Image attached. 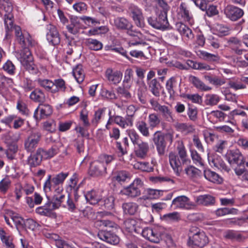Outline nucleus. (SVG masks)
<instances>
[{
  "mask_svg": "<svg viewBox=\"0 0 248 248\" xmlns=\"http://www.w3.org/2000/svg\"><path fill=\"white\" fill-rule=\"evenodd\" d=\"M176 150L179 156L175 153L171 152L169 155V159L174 172L179 176L182 170V164L186 162L187 156L186 149L182 141H177Z\"/></svg>",
  "mask_w": 248,
  "mask_h": 248,
  "instance_id": "1",
  "label": "nucleus"
},
{
  "mask_svg": "<svg viewBox=\"0 0 248 248\" xmlns=\"http://www.w3.org/2000/svg\"><path fill=\"white\" fill-rule=\"evenodd\" d=\"M68 175V172H61L53 176L48 175L47 179L44 184V190L46 193L54 191V193L61 194L63 191V183Z\"/></svg>",
  "mask_w": 248,
  "mask_h": 248,
  "instance_id": "2",
  "label": "nucleus"
},
{
  "mask_svg": "<svg viewBox=\"0 0 248 248\" xmlns=\"http://www.w3.org/2000/svg\"><path fill=\"white\" fill-rule=\"evenodd\" d=\"M126 132L132 143L135 146L136 155L142 158L146 157L149 151L148 143L143 141L134 129H128Z\"/></svg>",
  "mask_w": 248,
  "mask_h": 248,
  "instance_id": "3",
  "label": "nucleus"
},
{
  "mask_svg": "<svg viewBox=\"0 0 248 248\" xmlns=\"http://www.w3.org/2000/svg\"><path fill=\"white\" fill-rule=\"evenodd\" d=\"M29 47H24L16 53V56L26 70L32 74H36L38 72V69L34 63L33 56Z\"/></svg>",
  "mask_w": 248,
  "mask_h": 248,
  "instance_id": "4",
  "label": "nucleus"
},
{
  "mask_svg": "<svg viewBox=\"0 0 248 248\" xmlns=\"http://www.w3.org/2000/svg\"><path fill=\"white\" fill-rule=\"evenodd\" d=\"M208 243V238L203 231H199L196 227L190 229L188 245L191 247H203Z\"/></svg>",
  "mask_w": 248,
  "mask_h": 248,
  "instance_id": "5",
  "label": "nucleus"
},
{
  "mask_svg": "<svg viewBox=\"0 0 248 248\" xmlns=\"http://www.w3.org/2000/svg\"><path fill=\"white\" fill-rule=\"evenodd\" d=\"M128 45L129 47L138 46L142 49L150 47L148 44L145 41L144 35L140 32L133 30L127 31Z\"/></svg>",
  "mask_w": 248,
  "mask_h": 248,
  "instance_id": "6",
  "label": "nucleus"
},
{
  "mask_svg": "<svg viewBox=\"0 0 248 248\" xmlns=\"http://www.w3.org/2000/svg\"><path fill=\"white\" fill-rule=\"evenodd\" d=\"M15 34L16 40L23 47H33L37 44L28 32L22 31L19 26L15 27Z\"/></svg>",
  "mask_w": 248,
  "mask_h": 248,
  "instance_id": "7",
  "label": "nucleus"
},
{
  "mask_svg": "<svg viewBox=\"0 0 248 248\" xmlns=\"http://www.w3.org/2000/svg\"><path fill=\"white\" fill-rule=\"evenodd\" d=\"M150 103L152 108L155 111L159 112L165 120L170 123L174 122L172 111L170 108L166 105H161L154 99H150Z\"/></svg>",
  "mask_w": 248,
  "mask_h": 248,
  "instance_id": "8",
  "label": "nucleus"
},
{
  "mask_svg": "<svg viewBox=\"0 0 248 248\" xmlns=\"http://www.w3.org/2000/svg\"><path fill=\"white\" fill-rule=\"evenodd\" d=\"M171 207L174 209L190 210L196 207L195 203L190 201L186 196L182 195L174 198L171 203Z\"/></svg>",
  "mask_w": 248,
  "mask_h": 248,
  "instance_id": "9",
  "label": "nucleus"
},
{
  "mask_svg": "<svg viewBox=\"0 0 248 248\" xmlns=\"http://www.w3.org/2000/svg\"><path fill=\"white\" fill-rule=\"evenodd\" d=\"M142 185V182L140 178H136L129 186L121 190V193L123 195L131 198L138 197L140 194V188Z\"/></svg>",
  "mask_w": 248,
  "mask_h": 248,
  "instance_id": "10",
  "label": "nucleus"
},
{
  "mask_svg": "<svg viewBox=\"0 0 248 248\" xmlns=\"http://www.w3.org/2000/svg\"><path fill=\"white\" fill-rule=\"evenodd\" d=\"M148 22L153 28L162 31L168 29L169 26L167 15H166L165 13H159L155 18L149 17Z\"/></svg>",
  "mask_w": 248,
  "mask_h": 248,
  "instance_id": "11",
  "label": "nucleus"
},
{
  "mask_svg": "<svg viewBox=\"0 0 248 248\" xmlns=\"http://www.w3.org/2000/svg\"><path fill=\"white\" fill-rule=\"evenodd\" d=\"M165 137V135L160 131H157L153 135V140L156 146L157 153L160 156L163 155L165 152L166 142Z\"/></svg>",
  "mask_w": 248,
  "mask_h": 248,
  "instance_id": "12",
  "label": "nucleus"
},
{
  "mask_svg": "<svg viewBox=\"0 0 248 248\" xmlns=\"http://www.w3.org/2000/svg\"><path fill=\"white\" fill-rule=\"evenodd\" d=\"M41 137V135L39 132H32L25 141V149L29 152L34 151L40 141Z\"/></svg>",
  "mask_w": 248,
  "mask_h": 248,
  "instance_id": "13",
  "label": "nucleus"
},
{
  "mask_svg": "<svg viewBox=\"0 0 248 248\" xmlns=\"http://www.w3.org/2000/svg\"><path fill=\"white\" fill-rule=\"evenodd\" d=\"M130 16L133 19L135 24L139 27L144 26V17L138 7L134 5H131L129 8Z\"/></svg>",
  "mask_w": 248,
  "mask_h": 248,
  "instance_id": "14",
  "label": "nucleus"
},
{
  "mask_svg": "<svg viewBox=\"0 0 248 248\" xmlns=\"http://www.w3.org/2000/svg\"><path fill=\"white\" fill-rule=\"evenodd\" d=\"M107 167L101 161H95L91 164L89 174L93 177H100L106 175Z\"/></svg>",
  "mask_w": 248,
  "mask_h": 248,
  "instance_id": "15",
  "label": "nucleus"
},
{
  "mask_svg": "<svg viewBox=\"0 0 248 248\" xmlns=\"http://www.w3.org/2000/svg\"><path fill=\"white\" fill-rule=\"evenodd\" d=\"M97 236L100 240L113 245H117L120 242L119 237L110 231H99Z\"/></svg>",
  "mask_w": 248,
  "mask_h": 248,
  "instance_id": "16",
  "label": "nucleus"
},
{
  "mask_svg": "<svg viewBox=\"0 0 248 248\" xmlns=\"http://www.w3.org/2000/svg\"><path fill=\"white\" fill-rule=\"evenodd\" d=\"M226 16L232 21H236L244 15L242 9L232 6L228 5L224 9Z\"/></svg>",
  "mask_w": 248,
  "mask_h": 248,
  "instance_id": "17",
  "label": "nucleus"
},
{
  "mask_svg": "<svg viewBox=\"0 0 248 248\" xmlns=\"http://www.w3.org/2000/svg\"><path fill=\"white\" fill-rule=\"evenodd\" d=\"M141 234L143 237L154 243H158L161 239V234L156 228H144Z\"/></svg>",
  "mask_w": 248,
  "mask_h": 248,
  "instance_id": "18",
  "label": "nucleus"
},
{
  "mask_svg": "<svg viewBox=\"0 0 248 248\" xmlns=\"http://www.w3.org/2000/svg\"><path fill=\"white\" fill-rule=\"evenodd\" d=\"M227 158L230 164L241 166L244 164V157L238 150H231L227 154Z\"/></svg>",
  "mask_w": 248,
  "mask_h": 248,
  "instance_id": "19",
  "label": "nucleus"
},
{
  "mask_svg": "<svg viewBox=\"0 0 248 248\" xmlns=\"http://www.w3.org/2000/svg\"><path fill=\"white\" fill-rule=\"evenodd\" d=\"M52 112V108L49 105L40 104L34 111V117L36 119L45 118L50 116Z\"/></svg>",
  "mask_w": 248,
  "mask_h": 248,
  "instance_id": "20",
  "label": "nucleus"
},
{
  "mask_svg": "<svg viewBox=\"0 0 248 248\" xmlns=\"http://www.w3.org/2000/svg\"><path fill=\"white\" fill-rule=\"evenodd\" d=\"M208 160L210 165L212 167H214L218 169L224 170L227 172L230 170V169L225 165L221 157L217 155H208Z\"/></svg>",
  "mask_w": 248,
  "mask_h": 248,
  "instance_id": "21",
  "label": "nucleus"
},
{
  "mask_svg": "<svg viewBox=\"0 0 248 248\" xmlns=\"http://www.w3.org/2000/svg\"><path fill=\"white\" fill-rule=\"evenodd\" d=\"M105 76L111 83L117 84L122 80L123 73L119 70L108 68L106 71Z\"/></svg>",
  "mask_w": 248,
  "mask_h": 248,
  "instance_id": "22",
  "label": "nucleus"
},
{
  "mask_svg": "<svg viewBox=\"0 0 248 248\" xmlns=\"http://www.w3.org/2000/svg\"><path fill=\"white\" fill-rule=\"evenodd\" d=\"M48 30L49 31L46 34L47 40L53 46L58 45L60 43L61 39L56 27L49 25Z\"/></svg>",
  "mask_w": 248,
  "mask_h": 248,
  "instance_id": "23",
  "label": "nucleus"
},
{
  "mask_svg": "<svg viewBox=\"0 0 248 248\" xmlns=\"http://www.w3.org/2000/svg\"><path fill=\"white\" fill-rule=\"evenodd\" d=\"M176 28L183 39L186 40H191L194 38V34L191 29L185 24L181 22L177 23L176 24Z\"/></svg>",
  "mask_w": 248,
  "mask_h": 248,
  "instance_id": "24",
  "label": "nucleus"
},
{
  "mask_svg": "<svg viewBox=\"0 0 248 248\" xmlns=\"http://www.w3.org/2000/svg\"><path fill=\"white\" fill-rule=\"evenodd\" d=\"M195 202L197 205L209 206L214 205L216 202V198L210 194H204L196 197Z\"/></svg>",
  "mask_w": 248,
  "mask_h": 248,
  "instance_id": "25",
  "label": "nucleus"
},
{
  "mask_svg": "<svg viewBox=\"0 0 248 248\" xmlns=\"http://www.w3.org/2000/svg\"><path fill=\"white\" fill-rule=\"evenodd\" d=\"M84 196L88 202L93 205L98 203L102 199L101 193L94 189L88 191L84 194Z\"/></svg>",
  "mask_w": 248,
  "mask_h": 248,
  "instance_id": "26",
  "label": "nucleus"
},
{
  "mask_svg": "<svg viewBox=\"0 0 248 248\" xmlns=\"http://www.w3.org/2000/svg\"><path fill=\"white\" fill-rule=\"evenodd\" d=\"M189 81L197 89L204 92L209 91L212 90V88L206 85L199 78L190 75L188 78Z\"/></svg>",
  "mask_w": 248,
  "mask_h": 248,
  "instance_id": "27",
  "label": "nucleus"
},
{
  "mask_svg": "<svg viewBox=\"0 0 248 248\" xmlns=\"http://www.w3.org/2000/svg\"><path fill=\"white\" fill-rule=\"evenodd\" d=\"M70 24L66 26L68 31L72 34H77L81 28L79 19L77 16H73L70 18Z\"/></svg>",
  "mask_w": 248,
  "mask_h": 248,
  "instance_id": "28",
  "label": "nucleus"
},
{
  "mask_svg": "<svg viewBox=\"0 0 248 248\" xmlns=\"http://www.w3.org/2000/svg\"><path fill=\"white\" fill-rule=\"evenodd\" d=\"M122 208L124 214L134 215L138 212L139 205L135 202H128L124 203Z\"/></svg>",
  "mask_w": 248,
  "mask_h": 248,
  "instance_id": "29",
  "label": "nucleus"
},
{
  "mask_svg": "<svg viewBox=\"0 0 248 248\" xmlns=\"http://www.w3.org/2000/svg\"><path fill=\"white\" fill-rule=\"evenodd\" d=\"M163 191L154 189H147L140 200L156 199L162 195Z\"/></svg>",
  "mask_w": 248,
  "mask_h": 248,
  "instance_id": "30",
  "label": "nucleus"
},
{
  "mask_svg": "<svg viewBox=\"0 0 248 248\" xmlns=\"http://www.w3.org/2000/svg\"><path fill=\"white\" fill-rule=\"evenodd\" d=\"M197 55L201 59L209 62H215L219 60V57L217 54L210 53L204 50H199Z\"/></svg>",
  "mask_w": 248,
  "mask_h": 248,
  "instance_id": "31",
  "label": "nucleus"
},
{
  "mask_svg": "<svg viewBox=\"0 0 248 248\" xmlns=\"http://www.w3.org/2000/svg\"><path fill=\"white\" fill-rule=\"evenodd\" d=\"M113 120L116 124L124 129L128 126L131 127L133 124L132 119L124 118L121 116L117 115L114 116Z\"/></svg>",
  "mask_w": 248,
  "mask_h": 248,
  "instance_id": "32",
  "label": "nucleus"
},
{
  "mask_svg": "<svg viewBox=\"0 0 248 248\" xmlns=\"http://www.w3.org/2000/svg\"><path fill=\"white\" fill-rule=\"evenodd\" d=\"M214 33L219 36H223L230 34V30L229 28L222 24H216L213 27Z\"/></svg>",
  "mask_w": 248,
  "mask_h": 248,
  "instance_id": "33",
  "label": "nucleus"
},
{
  "mask_svg": "<svg viewBox=\"0 0 248 248\" xmlns=\"http://www.w3.org/2000/svg\"><path fill=\"white\" fill-rule=\"evenodd\" d=\"M8 215L15 223L17 229H24L25 220L18 214L13 211H8Z\"/></svg>",
  "mask_w": 248,
  "mask_h": 248,
  "instance_id": "34",
  "label": "nucleus"
},
{
  "mask_svg": "<svg viewBox=\"0 0 248 248\" xmlns=\"http://www.w3.org/2000/svg\"><path fill=\"white\" fill-rule=\"evenodd\" d=\"M114 25L117 28L120 30H130L131 24L125 18L118 17L114 20Z\"/></svg>",
  "mask_w": 248,
  "mask_h": 248,
  "instance_id": "35",
  "label": "nucleus"
},
{
  "mask_svg": "<svg viewBox=\"0 0 248 248\" xmlns=\"http://www.w3.org/2000/svg\"><path fill=\"white\" fill-rule=\"evenodd\" d=\"M135 126L138 130L140 134L145 137H149L150 135L149 132V126L144 121H137L135 124Z\"/></svg>",
  "mask_w": 248,
  "mask_h": 248,
  "instance_id": "36",
  "label": "nucleus"
},
{
  "mask_svg": "<svg viewBox=\"0 0 248 248\" xmlns=\"http://www.w3.org/2000/svg\"><path fill=\"white\" fill-rule=\"evenodd\" d=\"M204 176L205 179L213 183L220 184L222 182V179L218 174L210 170H204Z\"/></svg>",
  "mask_w": 248,
  "mask_h": 248,
  "instance_id": "37",
  "label": "nucleus"
},
{
  "mask_svg": "<svg viewBox=\"0 0 248 248\" xmlns=\"http://www.w3.org/2000/svg\"><path fill=\"white\" fill-rule=\"evenodd\" d=\"M72 74L78 83H81L83 81L85 74L81 65H77L73 68Z\"/></svg>",
  "mask_w": 248,
  "mask_h": 248,
  "instance_id": "38",
  "label": "nucleus"
},
{
  "mask_svg": "<svg viewBox=\"0 0 248 248\" xmlns=\"http://www.w3.org/2000/svg\"><path fill=\"white\" fill-rule=\"evenodd\" d=\"M178 15L181 16L183 20L189 22L190 24H192L193 21L192 19V16L189 11L185 6V4L183 3H182L180 6Z\"/></svg>",
  "mask_w": 248,
  "mask_h": 248,
  "instance_id": "39",
  "label": "nucleus"
},
{
  "mask_svg": "<svg viewBox=\"0 0 248 248\" xmlns=\"http://www.w3.org/2000/svg\"><path fill=\"white\" fill-rule=\"evenodd\" d=\"M149 88L151 93L156 97L160 96L161 86L156 79H151L148 83Z\"/></svg>",
  "mask_w": 248,
  "mask_h": 248,
  "instance_id": "40",
  "label": "nucleus"
},
{
  "mask_svg": "<svg viewBox=\"0 0 248 248\" xmlns=\"http://www.w3.org/2000/svg\"><path fill=\"white\" fill-rule=\"evenodd\" d=\"M184 170L188 177L193 180L198 178L201 175V171L192 166L187 167Z\"/></svg>",
  "mask_w": 248,
  "mask_h": 248,
  "instance_id": "41",
  "label": "nucleus"
},
{
  "mask_svg": "<svg viewBox=\"0 0 248 248\" xmlns=\"http://www.w3.org/2000/svg\"><path fill=\"white\" fill-rule=\"evenodd\" d=\"M43 159L41 152H39V149L36 153L31 155L28 158V163L31 167H36L39 165Z\"/></svg>",
  "mask_w": 248,
  "mask_h": 248,
  "instance_id": "42",
  "label": "nucleus"
},
{
  "mask_svg": "<svg viewBox=\"0 0 248 248\" xmlns=\"http://www.w3.org/2000/svg\"><path fill=\"white\" fill-rule=\"evenodd\" d=\"M39 152H41V154L44 159H48L53 157L59 152V149L57 146H53L47 150H44L39 148Z\"/></svg>",
  "mask_w": 248,
  "mask_h": 248,
  "instance_id": "43",
  "label": "nucleus"
},
{
  "mask_svg": "<svg viewBox=\"0 0 248 248\" xmlns=\"http://www.w3.org/2000/svg\"><path fill=\"white\" fill-rule=\"evenodd\" d=\"M85 44L88 47L93 50L97 51L102 49L103 44L96 39L88 38L85 41Z\"/></svg>",
  "mask_w": 248,
  "mask_h": 248,
  "instance_id": "44",
  "label": "nucleus"
},
{
  "mask_svg": "<svg viewBox=\"0 0 248 248\" xmlns=\"http://www.w3.org/2000/svg\"><path fill=\"white\" fill-rule=\"evenodd\" d=\"M78 181L77 175L76 174H74L70 178L69 184L66 188V190L69 195L72 193L73 191L78 190V186H77Z\"/></svg>",
  "mask_w": 248,
  "mask_h": 248,
  "instance_id": "45",
  "label": "nucleus"
},
{
  "mask_svg": "<svg viewBox=\"0 0 248 248\" xmlns=\"http://www.w3.org/2000/svg\"><path fill=\"white\" fill-rule=\"evenodd\" d=\"M2 69L10 76L14 75L16 72V67L14 63L10 60H7L2 66Z\"/></svg>",
  "mask_w": 248,
  "mask_h": 248,
  "instance_id": "46",
  "label": "nucleus"
},
{
  "mask_svg": "<svg viewBox=\"0 0 248 248\" xmlns=\"http://www.w3.org/2000/svg\"><path fill=\"white\" fill-rule=\"evenodd\" d=\"M130 174L128 172L123 170L115 172L114 173L113 179L121 183L125 182L127 179H130Z\"/></svg>",
  "mask_w": 248,
  "mask_h": 248,
  "instance_id": "47",
  "label": "nucleus"
},
{
  "mask_svg": "<svg viewBox=\"0 0 248 248\" xmlns=\"http://www.w3.org/2000/svg\"><path fill=\"white\" fill-rule=\"evenodd\" d=\"M14 16L12 14H6L4 15V25L7 32L10 31L12 30H15V27L16 26L14 25Z\"/></svg>",
  "mask_w": 248,
  "mask_h": 248,
  "instance_id": "48",
  "label": "nucleus"
},
{
  "mask_svg": "<svg viewBox=\"0 0 248 248\" xmlns=\"http://www.w3.org/2000/svg\"><path fill=\"white\" fill-rule=\"evenodd\" d=\"M161 120L158 115L155 113H151L148 116V122L151 129L157 127Z\"/></svg>",
  "mask_w": 248,
  "mask_h": 248,
  "instance_id": "49",
  "label": "nucleus"
},
{
  "mask_svg": "<svg viewBox=\"0 0 248 248\" xmlns=\"http://www.w3.org/2000/svg\"><path fill=\"white\" fill-rule=\"evenodd\" d=\"M30 98L37 102H43L45 100L44 93L40 89H35L30 94Z\"/></svg>",
  "mask_w": 248,
  "mask_h": 248,
  "instance_id": "50",
  "label": "nucleus"
},
{
  "mask_svg": "<svg viewBox=\"0 0 248 248\" xmlns=\"http://www.w3.org/2000/svg\"><path fill=\"white\" fill-rule=\"evenodd\" d=\"M177 81L174 77L170 78L166 83V88L170 94V97L174 96L175 93L174 88L176 85Z\"/></svg>",
  "mask_w": 248,
  "mask_h": 248,
  "instance_id": "51",
  "label": "nucleus"
},
{
  "mask_svg": "<svg viewBox=\"0 0 248 248\" xmlns=\"http://www.w3.org/2000/svg\"><path fill=\"white\" fill-rule=\"evenodd\" d=\"M53 209L51 203L48 202L44 206L37 207L36 209V212L40 215L47 216L50 214L51 211Z\"/></svg>",
  "mask_w": 248,
  "mask_h": 248,
  "instance_id": "52",
  "label": "nucleus"
},
{
  "mask_svg": "<svg viewBox=\"0 0 248 248\" xmlns=\"http://www.w3.org/2000/svg\"><path fill=\"white\" fill-rule=\"evenodd\" d=\"M61 194H57L55 193V194L53 198V202L51 203V206L53 209L58 208L61 205V203L63 202L65 195Z\"/></svg>",
  "mask_w": 248,
  "mask_h": 248,
  "instance_id": "53",
  "label": "nucleus"
},
{
  "mask_svg": "<svg viewBox=\"0 0 248 248\" xmlns=\"http://www.w3.org/2000/svg\"><path fill=\"white\" fill-rule=\"evenodd\" d=\"M37 82L40 86L48 91H52V88L55 86L54 83L47 79L39 78L37 80Z\"/></svg>",
  "mask_w": 248,
  "mask_h": 248,
  "instance_id": "54",
  "label": "nucleus"
},
{
  "mask_svg": "<svg viewBox=\"0 0 248 248\" xmlns=\"http://www.w3.org/2000/svg\"><path fill=\"white\" fill-rule=\"evenodd\" d=\"M23 188V185L20 183L15 184L14 193L15 195V202H19L22 197L24 191Z\"/></svg>",
  "mask_w": 248,
  "mask_h": 248,
  "instance_id": "55",
  "label": "nucleus"
},
{
  "mask_svg": "<svg viewBox=\"0 0 248 248\" xmlns=\"http://www.w3.org/2000/svg\"><path fill=\"white\" fill-rule=\"evenodd\" d=\"M73 8L78 13L85 14L87 11L88 6L84 2L78 1L73 4Z\"/></svg>",
  "mask_w": 248,
  "mask_h": 248,
  "instance_id": "56",
  "label": "nucleus"
},
{
  "mask_svg": "<svg viewBox=\"0 0 248 248\" xmlns=\"http://www.w3.org/2000/svg\"><path fill=\"white\" fill-rule=\"evenodd\" d=\"M11 185V181L9 178L5 177L0 181V192L5 194L9 189Z\"/></svg>",
  "mask_w": 248,
  "mask_h": 248,
  "instance_id": "57",
  "label": "nucleus"
},
{
  "mask_svg": "<svg viewBox=\"0 0 248 248\" xmlns=\"http://www.w3.org/2000/svg\"><path fill=\"white\" fill-rule=\"evenodd\" d=\"M203 134L206 142L209 144L214 142L218 138L217 135L208 130L203 131Z\"/></svg>",
  "mask_w": 248,
  "mask_h": 248,
  "instance_id": "58",
  "label": "nucleus"
},
{
  "mask_svg": "<svg viewBox=\"0 0 248 248\" xmlns=\"http://www.w3.org/2000/svg\"><path fill=\"white\" fill-rule=\"evenodd\" d=\"M220 97L216 94H208L206 95L205 102L207 105H217L220 101Z\"/></svg>",
  "mask_w": 248,
  "mask_h": 248,
  "instance_id": "59",
  "label": "nucleus"
},
{
  "mask_svg": "<svg viewBox=\"0 0 248 248\" xmlns=\"http://www.w3.org/2000/svg\"><path fill=\"white\" fill-rule=\"evenodd\" d=\"M124 225L126 229L129 232H137L138 228L137 226V222L135 219H129L124 222Z\"/></svg>",
  "mask_w": 248,
  "mask_h": 248,
  "instance_id": "60",
  "label": "nucleus"
},
{
  "mask_svg": "<svg viewBox=\"0 0 248 248\" xmlns=\"http://www.w3.org/2000/svg\"><path fill=\"white\" fill-rule=\"evenodd\" d=\"M190 64L192 63V67L193 68L199 70H205L207 71L212 70L213 68L211 67L210 65L208 64L205 63H202V62H198V63H194L192 61H188L187 62V64L188 65H190Z\"/></svg>",
  "mask_w": 248,
  "mask_h": 248,
  "instance_id": "61",
  "label": "nucleus"
},
{
  "mask_svg": "<svg viewBox=\"0 0 248 248\" xmlns=\"http://www.w3.org/2000/svg\"><path fill=\"white\" fill-rule=\"evenodd\" d=\"M163 219L166 221H178L180 219V216L179 213L174 212L163 215Z\"/></svg>",
  "mask_w": 248,
  "mask_h": 248,
  "instance_id": "62",
  "label": "nucleus"
},
{
  "mask_svg": "<svg viewBox=\"0 0 248 248\" xmlns=\"http://www.w3.org/2000/svg\"><path fill=\"white\" fill-rule=\"evenodd\" d=\"M3 7L6 14H12L13 5L11 0H0V8Z\"/></svg>",
  "mask_w": 248,
  "mask_h": 248,
  "instance_id": "63",
  "label": "nucleus"
},
{
  "mask_svg": "<svg viewBox=\"0 0 248 248\" xmlns=\"http://www.w3.org/2000/svg\"><path fill=\"white\" fill-rule=\"evenodd\" d=\"M39 224L31 218L25 220L24 228L28 229L32 231L35 230L39 226Z\"/></svg>",
  "mask_w": 248,
  "mask_h": 248,
  "instance_id": "64",
  "label": "nucleus"
}]
</instances>
